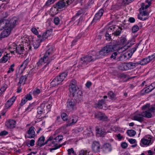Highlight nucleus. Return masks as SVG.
Returning a JSON list of instances; mask_svg holds the SVG:
<instances>
[{
    "mask_svg": "<svg viewBox=\"0 0 155 155\" xmlns=\"http://www.w3.org/2000/svg\"><path fill=\"white\" fill-rule=\"evenodd\" d=\"M127 133L129 136L133 137L135 136L136 134V132L133 130H127Z\"/></svg>",
    "mask_w": 155,
    "mask_h": 155,
    "instance_id": "35",
    "label": "nucleus"
},
{
    "mask_svg": "<svg viewBox=\"0 0 155 155\" xmlns=\"http://www.w3.org/2000/svg\"><path fill=\"white\" fill-rule=\"evenodd\" d=\"M63 137L62 135H60L54 138L55 140L57 141V143L61 142L63 139Z\"/></svg>",
    "mask_w": 155,
    "mask_h": 155,
    "instance_id": "46",
    "label": "nucleus"
},
{
    "mask_svg": "<svg viewBox=\"0 0 155 155\" xmlns=\"http://www.w3.org/2000/svg\"><path fill=\"white\" fill-rule=\"evenodd\" d=\"M150 105L149 104H147L142 107V109L143 110H147V109L149 110V108H150Z\"/></svg>",
    "mask_w": 155,
    "mask_h": 155,
    "instance_id": "59",
    "label": "nucleus"
},
{
    "mask_svg": "<svg viewBox=\"0 0 155 155\" xmlns=\"http://www.w3.org/2000/svg\"><path fill=\"white\" fill-rule=\"evenodd\" d=\"M35 140H34L32 139L30 141L26 142L25 143V145L30 147H32L35 145Z\"/></svg>",
    "mask_w": 155,
    "mask_h": 155,
    "instance_id": "38",
    "label": "nucleus"
},
{
    "mask_svg": "<svg viewBox=\"0 0 155 155\" xmlns=\"http://www.w3.org/2000/svg\"><path fill=\"white\" fill-rule=\"evenodd\" d=\"M155 88V82L153 83L147 87L143 89L141 91V94L142 95H144L145 94H147L151 92Z\"/></svg>",
    "mask_w": 155,
    "mask_h": 155,
    "instance_id": "12",
    "label": "nucleus"
},
{
    "mask_svg": "<svg viewBox=\"0 0 155 155\" xmlns=\"http://www.w3.org/2000/svg\"><path fill=\"white\" fill-rule=\"evenodd\" d=\"M76 88V81L75 80L73 79L71 81L69 85V91L70 92H73V90Z\"/></svg>",
    "mask_w": 155,
    "mask_h": 155,
    "instance_id": "23",
    "label": "nucleus"
},
{
    "mask_svg": "<svg viewBox=\"0 0 155 155\" xmlns=\"http://www.w3.org/2000/svg\"><path fill=\"white\" fill-rule=\"evenodd\" d=\"M16 124V122L15 120H10V129L15 128Z\"/></svg>",
    "mask_w": 155,
    "mask_h": 155,
    "instance_id": "49",
    "label": "nucleus"
},
{
    "mask_svg": "<svg viewBox=\"0 0 155 155\" xmlns=\"http://www.w3.org/2000/svg\"><path fill=\"white\" fill-rule=\"evenodd\" d=\"M61 118L64 120L66 121L68 119V115L66 113H63L61 115Z\"/></svg>",
    "mask_w": 155,
    "mask_h": 155,
    "instance_id": "58",
    "label": "nucleus"
},
{
    "mask_svg": "<svg viewBox=\"0 0 155 155\" xmlns=\"http://www.w3.org/2000/svg\"><path fill=\"white\" fill-rule=\"evenodd\" d=\"M105 101L104 99H101L96 104V107L100 109H106L107 108V107L105 103Z\"/></svg>",
    "mask_w": 155,
    "mask_h": 155,
    "instance_id": "18",
    "label": "nucleus"
},
{
    "mask_svg": "<svg viewBox=\"0 0 155 155\" xmlns=\"http://www.w3.org/2000/svg\"><path fill=\"white\" fill-rule=\"evenodd\" d=\"M149 111L151 112H155V105H152L150 106L149 108Z\"/></svg>",
    "mask_w": 155,
    "mask_h": 155,
    "instance_id": "57",
    "label": "nucleus"
},
{
    "mask_svg": "<svg viewBox=\"0 0 155 155\" xmlns=\"http://www.w3.org/2000/svg\"><path fill=\"white\" fill-rule=\"evenodd\" d=\"M108 95L110 98V99L114 100L116 99L115 96L116 95L111 91H109L108 93Z\"/></svg>",
    "mask_w": 155,
    "mask_h": 155,
    "instance_id": "34",
    "label": "nucleus"
},
{
    "mask_svg": "<svg viewBox=\"0 0 155 155\" xmlns=\"http://www.w3.org/2000/svg\"><path fill=\"white\" fill-rule=\"evenodd\" d=\"M27 100L24 97L21 100L20 105L21 106H23L27 102Z\"/></svg>",
    "mask_w": 155,
    "mask_h": 155,
    "instance_id": "64",
    "label": "nucleus"
},
{
    "mask_svg": "<svg viewBox=\"0 0 155 155\" xmlns=\"http://www.w3.org/2000/svg\"><path fill=\"white\" fill-rule=\"evenodd\" d=\"M95 117L99 120H106L107 117L104 114L101 112H97L95 114Z\"/></svg>",
    "mask_w": 155,
    "mask_h": 155,
    "instance_id": "19",
    "label": "nucleus"
},
{
    "mask_svg": "<svg viewBox=\"0 0 155 155\" xmlns=\"http://www.w3.org/2000/svg\"><path fill=\"white\" fill-rule=\"evenodd\" d=\"M78 117L76 116H73L69 120L68 123L66 124V127L72 126L78 121Z\"/></svg>",
    "mask_w": 155,
    "mask_h": 155,
    "instance_id": "22",
    "label": "nucleus"
},
{
    "mask_svg": "<svg viewBox=\"0 0 155 155\" xmlns=\"http://www.w3.org/2000/svg\"><path fill=\"white\" fill-rule=\"evenodd\" d=\"M18 20L16 17H14L10 20V30L14 28L17 25Z\"/></svg>",
    "mask_w": 155,
    "mask_h": 155,
    "instance_id": "25",
    "label": "nucleus"
},
{
    "mask_svg": "<svg viewBox=\"0 0 155 155\" xmlns=\"http://www.w3.org/2000/svg\"><path fill=\"white\" fill-rule=\"evenodd\" d=\"M125 46L121 47L120 48L118 49V45H108L102 48L98 53H97V54H98L101 56H104L108 55L109 53L116 50L118 51L122 50L121 52L124 51L127 49V48H125Z\"/></svg>",
    "mask_w": 155,
    "mask_h": 155,
    "instance_id": "2",
    "label": "nucleus"
},
{
    "mask_svg": "<svg viewBox=\"0 0 155 155\" xmlns=\"http://www.w3.org/2000/svg\"><path fill=\"white\" fill-rule=\"evenodd\" d=\"M67 74L66 72L61 73L53 79L51 83V85L52 87H55L60 84L64 79Z\"/></svg>",
    "mask_w": 155,
    "mask_h": 155,
    "instance_id": "3",
    "label": "nucleus"
},
{
    "mask_svg": "<svg viewBox=\"0 0 155 155\" xmlns=\"http://www.w3.org/2000/svg\"><path fill=\"white\" fill-rule=\"evenodd\" d=\"M148 60L147 57L142 59L140 61H139L138 63V64H140L141 65H144L147 64L149 62V61Z\"/></svg>",
    "mask_w": 155,
    "mask_h": 155,
    "instance_id": "32",
    "label": "nucleus"
},
{
    "mask_svg": "<svg viewBox=\"0 0 155 155\" xmlns=\"http://www.w3.org/2000/svg\"><path fill=\"white\" fill-rule=\"evenodd\" d=\"M101 145L99 142L94 141L92 145V149L94 152L97 153L100 151Z\"/></svg>",
    "mask_w": 155,
    "mask_h": 155,
    "instance_id": "15",
    "label": "nucleus"
},
{
    "mask_svg": "<svg viewBox=\"0 0 155 155\" xmlns=\"http://www.w3.org/2000/svg\"><path fill=\"white\" fill-rule=\"evenodd\" d=\"M89 152L90 151L88 150H81L79 152V155H87V153H89Z\"/></svg>",
    "mask_w": 155,
    "mask_h": 155,
    "instance_id": "43",
    "label": "nucleus"
},
{
    "mask_svg": "<svg viewBox=\"0 0 155 155\" xmlns=\"http://www.w3.org/2000/svg\"><path fill=\"white\" fill-rule=\"evenodd\" d=\"M31 31L35 35H38V31L36 28L33 27L31 29Z\"/></svg>",
    "mask_w": 155,
    "mask_h": 155,
    "instance_id": "62",
    "label": "nucleus"
},
{
    "mask_svg": "<svg viewBox=\"0 0 155 155\" xmlns=\"http://www.w3.org/2000/svg\"><path fill=\"white\" fill-rule=\"evenodd\" d=\"M45 138L44 136H41L38 139V144L40 146H41L45 145L43 143L45 140Z\"/></svg>",
    "mask_w": 155,
    "mask_h": 155,
    "instance_id": "33",
    "label": "nucleus"
},
{
    "mask_svg": "<svg viewBox=\"0 0 155 155\" xmlns=\"http://www.w3.org/2000/svg\"><path fill=\"white\" fill-rule=\"evenodd\" d=\"M134 0H121L122 5H127L133 2Z\"/></svg>",
    "mask_w": 155,
    "mask_h": 155,
    "instance_id": "48",
    "label": "nucleus"
},
{
    "mask_svg": "<svg viewBox=\"0 0 155 155\" xmlns=\"http://www.w3.org/2000/svg\"><path fill=\"white\" fill-rule=\"evenodd\" d=\"M73 92H70L72 95L74 97L75 99L79 100L81 99L83 97V93L79 89L76 88V89L74 90Z\"/></svg>",
    "mask_w": 155,
    "mask_h": 155,
    "instance_id": "8",
    "label": "nucleus"
},
{
    "mask_svg": "<svg viewBox=\"0 0 155 155\" xmlns=\"http://www.w3.org/2000/svg\"><path fill=\"white\" fill-rule=\"evenodd\" d=\"M127 43L126 36L125 35H123L120 38V44L124 45Z\"/></svg>",
    "mask_w": 155,
    "mask_h": 155,
    "instance_id": "30",
    "label": "nucleus"
},
{
    "mask_svg": "<svg viewBox=\"0 0 155 155\" xmlns=\"http://www.w3.org/2000/svg\"><path fill=\"white\" fill-rule=\"evenodd\" d=\"M60 20L58 17H55L54 19V23L56 25H58L60 23Z\"/></svg>",
    "mask_w": 155,
    "mask_h": 155,
    "instance_id": "53",
    "label": "nucleus"
},
{
    "mask_svg": "<svg viewBox=\"0 0 155 155\" xmlns=\"http://www.w3.org/2000/svg\"><path fill=\"white\" fill-rule=\"evenodd\" d=\"M41 90L38 89H35L33 91V95L35 97H37L38 95L41 93Z\"/></svg>",
    "mask_w": 155,
    "mask_h": 155,
    "instance_id": "41",
    "label": "nucleus"
},
{
    "mask_svg": "<svg viewBox=\"0 0 155 155\" xmlns=\"http://www.w3.org/2000/svg\"><path fill=\"white\" fill-rule=\"evenodd\" d=\"M55 48L54 47L50 48L45 52L43 57L41 58L37 63V69L42 65L46 63L48 64L54 58V53Z\"/></svg>",
    "mask_w": 155,
    "mask_h": 155,
    "instance_id": "1",
    "label": "nucleus"
},
{
    "mask_svg": "<svg viewBox=\"0 0 155 155\" xmlns=\"http://www.w3.org/2000/svg\"><path fill=\"white\" fill-rule=\"evenodd\" d=\"M66 2L64 0L58 2L56 5L55 7L58 9H61L66 5Z\"/></svg>",
    "mask_w": 155,
    "mask_h": 155,
    "instance_id": "28",
    "label": "nucleus"
},
{
    "mask_svg": "<svg viewBox=\"0 0 155 155\" xmlns=\"http://www.w3.org/2000/svg\"><path fill=\"white\" fill-rule=\"evenodd\" d=\"M45 107V104L43 103L40 106L38 107L37 108V113L38 114H41L44 111V108Z\"/></svg>",
    "mask_w": 155,
    "mask_h": 155,
    "instance_id": "29",
    "label": "nucleus"
},
{
    "mask_svg": "<svg viewBox=\"0 0 155 155\" xmlns=\"http://www.w3.org/2000/svg\"><path fill=\"white\" fill-rule=\"evenodd\" d=\"M45 144H47L48 146H51L54 147V148H50V150L51 152L53 150H54L60 148L62 145H64V144L58 145L57 141L55 140V139H53V137L52 136L50 137L47 141H46Z\"/></svg>",
    "mask_w": 155,
    "mask_h": 155,
    "instance_id": "4",
    "label": "nucleus"
},
{
    "mask_svg": "<svg viewBox=\"0 0 155 155\" xmlns=\"http://www.w3.org/2000/svg\"><path fill=\"white\" fill-rule=\"evenodd\" d=\"M8 59V57L7 56H5L0 59V63H5L7 61Z\"/></svg>",
    "mask_w": 155,
    "mask_h": 155,
    "instance_id": "47",
    "label": "nucleus"
},
{
    "mask_svg": "<svg viewBox=\"0 0 155 155\" xmlns=\"http://www.w3.org/2000/svg\"><path fill=\"white\" fill-rule=\"evenodd\" d=\"M152 1L153 0H145L144 2L141 3L140 9L142 10L147 9L151 5Z\"/></svg>",
    "mask_w": 155,
    "mask_h": 155,
    "instance_id": "20",
    "label": "nucleus"
},
{
    "mask_svg": "<svg viewBox=\"0 0 155 155\" xmlns=\"http://www.w3.org/2000/svg\"><path fill=\"white\" fill-rule=\"evenodd\" d=\"M35 127L31 126L30 127L27 132V137L29 138H34L35 136V132L34 130Z\"/></svg>",
    "mask_w": 155,
    "mask_h": 155,
    "instance_id": "21",
    "label": "nucleus"
},
{
    "mask_svg": "<svg viewBox=\"0 0 155 155\" xmlns=\"http://www.w3.org/2000/svg\"><path fill=\"white\" fill-rule=\"evenodd\" d=\"M8 133L5 130H3L0 133V136H3L7 135Z\"/></svg>",
    "mask_w": 155,
    "mask_h": 155,
    "instance_id": "63",
    "label": "nucleus"
},
{
    "mask_svg": "<svg viewBox=\"0 0 155 155\" xmlns=\"http://www.w3.org/2000/svg\"><path fill=\"white\" fill-rule=\"evenodd\" d=\"M122 28L118 26H110L108 28V30L109 31L110 30H113L114 32L112 33V34L114 36H119L121 33V31Z\"/></svg>",
    "mask_w": 155,
    "mask_h": 155,
    "instance_id": "9",
    "label": "nucleus"
},
{
    "mask_svg": "<svg viewBox=\"0 0 155 155\" xmlns=\"http://www.w3.org/2000/svg\"><path fill=\"white\" fill-rule=\"evenodd\" d=\"M138 47V45L136 44L134 47L131 49L130 50V52L131 54V55L130 57L132 55V54L136 51Z\"/></svg>",
    "mask_w": 155,
    "mask_h": 155,
    "instance_id": "50",
    "label": "nucleus"
},
{
    "mask_svg": "<svg viewBox=\"0 0 155 155\" xmlns=\"http://www.w3.org/2000/svg\"><path fill=\"white\" fill-rule=\"evenodd\" d=\"M10 34V26L8 27H7L6 28H5V29L2 32L1 34V37L0 39L1 38H5L7 37Z\"/></svg>",
    "mask_w": 155,
    "mask_h": 155,
    "instance_id": "24",
    "label": "nucleus"
},
{
    "mask_svg": "<svg viewBox=\"0 0 155 155\" xmlns=\"http://www.w3.org/2000/svg\"><path fill=\"white\" fill-rule=\"evenodd\" d=\"M25 98L27 100V101L31 100L32 99V98L31 95V93L30 92L29 94L26 95Z\"/></svg>",
    "mask_w": 155,
    "mask_h": 155,
    "instance_id": "60",
    "label": "nucleus"
},
{
    "mask_svg": "<svg viewBox=\"0 0 155 155\" xmlns=\"http://www.w3.org/2000/svg\"><path fill=\"white\" fill-rule=\"evenodd\" d=\"M17 46V45H16V43H13L12 44L11 46L10 47V48L12 49L13 47V49L14 50L10 51V53L11 54H14L15 51L16 53L19 54H22L25 50L24 47L22 45H19Z\"/></svg>",
    "mask_w": 155,
    "mask_h": 155,
    "instance_id": "6",
    "label": "nucleus"
},
{
    "mask_svg": "<svg viewBox=\"0 0 155 155\" xmlns=\"http://www.w3.org/2000/svg\"><path fill=\"white\" fill-rule=\"evenodd\" d=\"M152 137L150 135H148L142 138L141 140V142L143 145L148 146L152 144Z\"/></svg>",
    "mask_w": 155,
    "mask_h": 155,
    "instance_id": "11",
    "label": "nucleus"
},
{
    "mask_svg": "<svg viewBox=\"0 0 155 155\" xmlns=\"http://www.w3.org/2000/svg\"><path fill=\"white\" fill-rule=\"evenodd\" d=\"M148 60L150 62V61L154 60V58H155V53H153L150 55L149 56L147 57Z\"/></svg>",
    "mask_w": 155,
    "mask_h": 155,
    "instance_id": "51",
    "label": "nucleus"
},
{
    "mask_svg": "<svg viewBox=\"0 0 155 155\" xmlns=\"http://www.w3.org/2000/svg\"><path fill=\"white\" fill-rule=\"evenodd\" d=\"M143 117H145L148 118H151L152 117V114L149 111H146L142 112Z\"/></svg>",
    "mask_w": 155,
    "mask_h": 155,
    "instance_id": "36",
    "label": "nucleus"
},
{
    "mask_svg": "<svg viewBox=\"0 0 155 155\" xmlns=\"http://www.w3.org/2000/svg\"><path fill=\"white\" fill-rule=\"evenodd\" d=\"M139 29V27L137 25H134L132 29V32L133 33L137 32Z\"/></svg>",
    "mask_w": 155,
    "mask_h": 155,
    "instance_id": "55",
    "label": "nucleus"
},
{
    "mask_svg": "<svg viewBox=\"0 0 155 155\" xmlns=\"http://www.w3.org/2000/svg\"><path fill=\"white\" fill-rule=\"evenodd\" d=\"M100 57L95 52H93L90 55H86L82 57V60L84 63L87 64L91 62H92L96 60L97 59L99 58Z\"/></svg>",
    "mask_w": 155,
    "mask_h": 155,
    "instance_id": "5",
    "label": "nucleus"
},
{
    "mask_svg": "<svg viewBox=\"0 0 155 155\" xmlns=\"http://www.w3.org/2000/svg\"><path fill=\"white\" fill-rule=\"evenodd\" d=\"M34 104L33 103L30 104L27 107L25 110L28 112L31 111L34 108Z\"/></svg>",
    "mask_w": 155,
    "mask_h": 155,
    "instance_id": "54",
    "label": "nucleus"
},
{
    "mask_svg": "<svg viewBox=\"0 0 155 155\" xmlns=\"http://www.w3.org/2000/svg\"><path fill=\"white\" fill-rule=\"evenodd\" d=\"M138 65V63L129 62L125 64L123 66L125 70L132 69L134 68L136 66Z\"/></svg>",
    "mask_w": 155,
    "mask_h": 155,
    "instance_id": "16",
    "label": "nucleus"
},
{
    "mask_svg": "<svg viewBox=\"0 0 155 155\" xmlns=\"http://www.w3.org/2000/svg\"><path fill=\"white\" fill-rule=\"evenodd\" d=\"M146 9L141 10L140 9V14L138 15V19L144 21L148 18L149 13Z\"/></svg>",
    "mask_w": 155,
    "mask_h": 155,
    "instance_id": "10",
    "label": "nucleus"
},
{
    "mask_svg": "<svg viewBox=\"0 0 155 155\" xmlns=\"http://www.w3.org/2000/svg\"><path fill=\"white\" fill-rule=\"evenodd\" d=\"M27 78L26 75L23 76L21 77L19 81V83L21 84H25Z\"/></svg>",
    "mask_w": 155,
    "mask_h": 155,
    "instance_id": "39",
    "label": "nucleus"
},
{
    "mask_svg": "<svg viewBox=\"0 0 155 155\" xmlns=\"http://www.w3.org/2000/svg\"><path fill=\"white\" fill-rule=\"evenodd\" d=\"M104 12V10L103 9H100L95 15V17L91 22V24H92L93 23H95L97 20H99L101 16L102 15Z\"/></svg>",
    "mask_w": 155,
    "mask_h": 155,
    "instance_id": "14",
    "label": "nucleus"
},
{
    "mask_svg": "<svg viewBox=\"0 0 155 155\" xmlns=\"http://www.w3.org/2000/svg\"><path fill=\"white\" fill-rule=\"evenodd\" d=\"M117 52H114L110 56V58H113L114 60H115L116 59V56L117 55Z\"/></svg>",
    "mask_w": 155,
    "mask_h": 155,
    "instance_id": "61",
    "label": "nucleus"
},
{
    "mask_svg": "<svg viewBox=\"0 0 155 155\" xmlns=\"http://www.w3.org/2000/svg\"><path fill=\"white\" fill-rule=\"evenodd\" d=\"M134 120L140 122L143 120V117L142 112L140 114H136L134 116Z\"/></svg>",
    "mask_w": 155,
    "mask_h": 155,
    "instance_id": "27",
    "label": "nucleus"
},
{
    "mask_svg": "<svg viewBox=\"0 0 155 155\" xmlns=\"http://www.w3.org/2000/svg\"><path fill=\"white\" fill-rule=\"evenodd\" d=\"M8 86L6 84H4L0 88V93L2 94L3 93L5 92V90L8 88Z\"/></svg>",
    "mask_w": 155,
    "mask_h": 155,
    "instance_id": "44",
    "label": "nucleus"
},
{
    "mask_svg": "<svg viewBox=\"0 0 155 155\" xmlns=\"http://www.w3.org/2000/svg\"><path fill=\"white\" fill-rule=\"evenodd\" d=\"M30 60L29 58L26 59L22 63L21 65L20 69L22 67H23V69L24 70L27 66L28 63L30 61Z\"/></svg>",
    "mask_w": 155,
    "mask_h": 155,
    "instance_id": "31",
    "label": "nucleus"
},
{
    "mask_svg": "<svg viewBox=\"0 0 155 155\" xmlns=\"http://www.w3.org/2000/svg\"><path fill=\"white\" fill-rule=\"evenodd\" d=\"M10 26V21L4 19H0V31L4 28H6Z\"/></svg>",
    "mask_w": 155,
    "mask_h": 155,
    "instance_id": "13",
    "label": "nucleus"
},
{
    "mask_svg": "<svg viewBox=\"0 0 155 155\" xmlns=\"http://www.w3.org/2000/svg\"><path fill=\"white\" fill-rule=\"evenodd\" d=\"M76 101L74 99H68L66 103L67 109L72 111L76 108Z\"/></svg>",
    "mask_w": 155,
    "mask_h": 155,
    "instance_id": "7",
    "label": "nucleus"
},
{
    "mask_svg": "<svg viewBox=\"0 0 155 155\" xmlns=\"http://www.w3.org/2000/svg\"><path fill=\"white\" fill-rule=\"evenodd\" d=\"M97 133L101 135H104L106 134L105 130L104 129H98L97 130Z\"/></svg>",
    "mask_w": 155,
    "mask_h": 155,
    "instance_id": "42",
    "label": "nucleus"
},
{
    "mask_svg": "<svg viewBox=\"0 0 155 155\" xmlns=\"http://www.w3.org/2000/svg\"><path fill=\"white\" fill-rule=\"evenodd\" d=\"M56 0H48L45 3V5L47 6H49L53 4Z\"/></svg>",
    "mask_w": 155,
    "mask_h": 155,
    "instance_id": "52",
    "label": "nucleus"
},
{
    "mask_svg": "<svg viewBox=\"0 0 155 155\" xmlns=\"http://www.w3.org/2000/svg\"><path fill=\"white\" fill-rule=\"evenodd\" d=\"M102 149L104 153H106L111 152L112 150V147L110 143H106L103 144Z\"/></svg>",
    "mask_w": 155,
    "mask_h": 155,
    "instance_id": "17",
    "label": "nucleus"
},
{
    "mask_svg": "<svg viewBox=\"0 0 155 155\" xmlns=\"http://www.w3.org/2000/svg\"><path fill=\"white\" fill-rule=\"evenodd\" d=\"M49 68L48 64H46L40 70V72H42L44 71H46Z\"/></svg>",
    "mask_w": 155,
    "mask_h": 155,
    "instance_id": "56",
    "label": "nucleus"
},
{
    "mask_svg": "<svg viewBox=\"0 0 155 155\" xmlns=\"http://www.w3.org/2000/svg\"><path fill=\"white\" fill-rule=\"evenodd\" d=\"M40 45V41L39 40H36L33 43V46L35 49H37Z\"/></svg>",
    "mask_w": 155,
    "mask_h": 155,
    "instance_id": "40",
    "label": "nucleus"
},
{
    "mask_svg": "<svg viewBox=\"0 0 155 155\" xmlns=\"http://www.w3.org/2000/svg\"><path fill=\"white\" fill-rule=\"evenodd\" d=\"M52 31L51 30H48L45 32H44L42 36V39L40 41H42L43 40L48 38L52 34Z\"/></svg>",
    "mask_w": 155,
    "mask_h": 155,
    "instance_id": "26",
    "label": "nucleus"
},
{
    "mask_svg": "<svg viewBox=\"0 0 155 155\" xmlns=\"http://www.w3.org/2000/svg\"><path fill=\"white\" fill-rule=\"evenodd\" d=\"M87 64L84 63V61L82 60V58H81L80 61L78 62V68H81L84 67Z\"/></svg>",
    "mask_w": 155,
    "mask_h": 155,
    "instance_id": "37",
    "label": "nucleus"
},
{
    "mask_svg": "<svg viewBox=\"0 0 155 155\" xmlns=\"http://www.w3.org/2000/svg\"><path fill=\"white\" fill-rule=\"evenodd\" d=\"M127 55L125 54L121 55L117 59V61H123L126 60Z\"/></svg>",
    "mask_w": 155,
    "mask_h": 155,
    "instance_id": "45",
    "label": "nucleus"
}]
</instances>
